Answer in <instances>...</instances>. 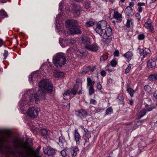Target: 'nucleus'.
<instances>
[{"instance_id": "46", "label": "nucleus", "mask_w": 157, "mask_h": 157, "mask_svg": "<svg viewBox=\"0 0 157 157\" xmlns=\"http://www.w3.org/2000/svg\"><path fill=\"white\" fill-rule=\"evenodd\" d=\"M61 154L64 157H66L67 155L65 150H63L61 152Z\"/></svg>"}, {"instance_id": "17", "label": "nucleus", "mask_w": 157, "mask_h": 157, "mask_svg": "<svg viewBox=\"0 0 157 157\" xmlns=\"http://www.w3.org/2000/svg\"><path fill=\"white\" fill-rule=\"evenodd\" d=\"M104 33L105 34V35L104 36H102L103 37H105L106 36L108 37L110 36L112 34V30L111 28L108 27L104 31Z\"/></svg>"}, {"instance_id": "39", "label": "nucleus", "mask_w": 157, "mask_h": 157, "mask_svg": "<svg viewBox=\"0 0 157 157\" xmlns=\"http://www.w3.org/2000/svg\"><path fill=\"white\" fill-rule=\"evenodd\" d=\"M131 69V64H129L127 67L126 68L125 70V73L126 74L128 73L130 71Z\"/></svg>"}, {"instance_id": "10", "label": "nucleus", "mask_w": 157, "mask_h": 157, "mask_svg": "<svg viewBox=\"0 0 157 157\" xmlns=\"http://www.w3.org/2000/svg\"><path fill=\"white\" fill-rule=\"evenodd\" d=\"M65 24L67 27H75L78 25V22L75 20H67L65 21Z\"/></svg>"}, {"instance_id": "55", "label": "nucleus", "mask_w": 157, "mask_h": 157, "mask_svg": "<svg viewBox=\"0 0 157 157\" xmlns=\"http://www.w3.org/2000/svg\"><path fill=\"white\" fill-rule=\"evenodd\" d=\"M138 6L139 7H141L142 6H145V3L143 2H139L138 3Z\"/></svg>"}, {"instance_id": "20", "label": "nucleus", "mask_w": 157, "mask_h": 157, "mask_svg": "<svg viewBox=\"0 0 157 157\" xmlns=\"http://www.w3.org/2000/svg\"><path fill=\"white\" fill-rule=\"evenodd\" d=\"M113 17L119 22L122 21V15L117 11L114 12Z\"/></svg>"}, {"instance_id": "23", "label": "nucleus", "mask_w": 157, "mask_h": 157, "mask_svg": "<svg viewBox=\"0 0 157 157\" xmlns=\"http://www.w3.org/2000/svg\"><path fill=\"white\" fill-rule=\"evenodd\" d=\"M133 55V53L132 51H128L123 55V56L128 59L130 60L132 59Z\"/></svg>"}, {"instance_id": "61", "label": "nucleus", "mask_w": 157, "mask_h": 157, "mask_svg": "<svg viewBox=\"0 0 157 157\" xmlns=\"http://www.w3.org/2000/svg\"><path fill=\"white\" fill-rule=\"evenodd\" d=\"M153 97L157 99V94L155 93H154L153 94Z\"/></svg>"}, {"instance_id": "16", "label": "nucleus", "mask_w": 157, "mask_h": 157, "mask_svg": "<svg viewBox=\"0 0 157 157\" xmlns=\"http://www.w3.org/2000/svg\"><path fill=\"white\" fill-rule=\"evenodd\" d=\"M97 25L101 28L102 30H105L107 25V23L106 21H103L98 23Z\"/></svg>"}, {"instance_id": "5", "label": "nucleus", "mask_w": 157, "mask_h": 157, "mask_svg": "<svg viewBox=\"0 0 157 157\" xmlns=\"http://www.w3.org/2000/svg\"><path fill=\"white\" fill-rule=\"evenodd\" d=\"M71 7L72 9V11L74 17H79L81 12L80 6L75 4H72Z\"/></svg>"}, {"instance_id": "12", "label": "nucleus", "mask_w": 157, "mask_h": 157, "mask_svg": "<svg viewBox=\"0 0 157 157\" xmlns=\"http://www.w3.org/2000/svg\"><path fill=\"white\" fill-rule=\"evenodd\" d=\"M43 151L45 154L48 155H51L55 152L54 150L50 147H48L47 148L44 147Z\"/></svg>"}, {"instance_id": "8", "label": "nucleus", "mask_w": 157, "mask_h": 157, "mask_svg": "<svg viewBox=\"0 0 157 157\" xmlns=\"http://www.w3.org/2000/svg\"><path fill=\"white\" fill-rule=\"evenodd\" d=\"M144 27L146 28L149 29L152 32H154V29L152 23L150 18L147 19L144 25Z\"/></svg>"}, {"instance_id": "64", "label": "nucleus", "mask_w": 157, "mask_h": 157, "mask_svg": "<svg viewBox=\"0 0 157 157\" xmlns=\"http://www.w3.org/2000/svg\"><path fill=\"white\" fill-rule=\"evenodd\" d=\"M78 94H82V91H81V90H80L79 91V92H78Z\"/></svg>"}, {"instance_id": "45", "label": "nucleus", "mask_w": 157, "mask_h": 157, "mask_svg": "<svg viewBox=\"0 0 157 157\" xmlns=\"http://www.w3.org/2000/svg\"><path fill=\"white\" fill-rule=\"evenodd\" d=\"M111 66L110 65H108L106 67V70L108 71H109L111 72L113 71L112 69H110Z\"/></svg>"}, {"instance_id": "33", "label": "nucleus", "mask_w": 157, "mask_h": 157, "mask_svg": "<svg viewBox=\"0 0 157 157\" xmlns=\"http://www.w3.org/2000/svg\"><path fill=\"white\" fill-rule=\"evenodd\" d=\"M59 143L61 144L63 146L66 144V142L65 139L62 136H60L59 138Z\"/></svg>"}, {"instance_id": "44", "label": "nucleus", "mask_w": 157, "mask_h": 157, "mask_svg": "<svg viewBox=\"0 0 157 157\" xmlns=\"http://www.w3.org/2000/svg\"><path fill=\"white\" fill-rule=\"evenodd\" d=\"M108 58V56L107 55L101 56L100 58V60L101 61H104L106 60Z\"/></svg>"}, {"instance_id": "54", "label": "nucleus", "mask_w": 157, "mask_h": 157, "mask_svg": "<svg viewBox=\"0 0 157 157\" xmlns=\"http://www.w3.org/2000/svg\"><path fill=\"white\" fill-rule=\"evenodd\" d=\"M134 6V3L133 2H130L129 3V5L128 6H129L130 7H133Z\"/></svg>"}, {"instance_id": "24", "label": "nucleus", "mask_w": 157, "mask_h": 157, "mask_svg": "<svg viewBox=\"0 0 157 157\" xmlns=\"http://www.w3.org/2000/svg\"><path fill=\"white\" fill-rule=\"evenodd\" d=\"M95 83L94 81H93L91 79L90 77H88L87 78V86L91 87L94 86Z\"/></svg>"}, {"instance_id": "53", "label": "nucleus", "mask_w": 157, "mask_h": 157, "mask_svg": "<svg viewBox=\"0 0 157 157\" xmlns=\"http://www.w3.org/2000/svg\"><path fill=\"white\" fill-rule=\"evenodd\" d=\"M101 75L102 76H105L106 75V72L105 71L102 70L101 72Z\"/></svg>"}, {"instance_id": "41", "label": "nucleus", "mask_w": 157, "mask_h": 157, "mask_svg": "<svg viewBox=\"0 0 157 157\" xmlns=\"http://www.w3.org/2000/svg\"><path fill=\"white\" fill-rule=\"evenodd\" d=\"M5 141V140L4 137L2 138L0 137V148L2 147L4 142Z\"/></svg>"}, {"instance_id": "63", "label": "nucleus", "mask_w": 157, "mask_h": 157, "mask_svg": "<svg viewBox=\"0 0 157 157\" xmlns=\"http://www.w3.org/2000/svg\"><path fill=\"white\" fill-rule=\"evenodd\" d=\"M71 42L72 44L75 43V41L74 40V39H71Z\"/></svg>"}, {"instance_id": "58", "label": "nucleus", "mask_w": 157, "mask_h": 157, "mask_svg": "<svg viewBox=\"0 0 157 157\" xmlns=\"http://www.w3.org/2000/svg\"><path fill=\"white\" fill-rule=\"evenodd\" d=\"M3 44V40L2 39H0V47H1Z\"/></svg>"}, {"instance_id": "9", "label": "nucleus", "mask_w": 157, "mask_h": 157, "mask_svg": "<svg viewBox=\"0 0 157 157\" xmlns=\"http://www.w3.org/2000/svg\"><path fill=\"white\" fill-rule=\"evenodd\" d=\"M156 63L153 59H151L147 61V67L149 69L152 70L156 67Z\"/></svg>"}, {"instance_id": "29", "label": "nucleus", "mask_w": 157, "mask_h": 157, "mask_svg": "<svg viewBox=\"0 0 157 157\" xmlns=\"http://www.w3.org/2000/svg\"><path fill=\"white\" fill-rule=\"evenodd\" d=\"M8 16L4 10L0 11V19H3Z\"/></svg>"}, {"instance_id": "26", "label": "nucleus", "mask_w": 157, "mask_h": 157, "mask_svg": "<svg viewBox=\"0 0 157 157\" xmlns=\"http://www.w3.org/2000/svg\"><path fill=\"white\" fill-rule=\"evenodd\" d=\"M54 76L57 78H62L64 76V73L63 72H54Z\"/></svg>"}, {"instance_id": "48", "label": "nucleus", "mask_w": 157, "mask_h": 157, "mask_svg": "<svg viewBox=\"0 0 157 157\" xmlns=\"http://www.w3.org/2000/svg\"><path fill=\"white\" fill-rule=\"evenodd\" d=\"M96 87L98 90H101L102 89V86L99 83H97Z\"/></svg>"}, {"instance_id": "31", "label": "nucleus", "mask_w": 157, "mask_h": 157, "mask_svg": "<svg viewBox=\"0 0 157 157\" xmlns=\"http://www.w3.org/2000/svg\"><path fill=\"white\" fill-rule=\"evenodd\" d=\"M127 91L128 93L130 95V96L132 97L135 92L134 90L131 88L128 87L127 88Z\"/></svg>"}, {"instance_id": "4", "label": "nucleus", "mask_w": 157, "mask_h": 157, "mask_svg": "<svg viewBox=\"0 0 157 157\" xmlns=\"http://www.w3.org/2000/svg\"><path fill=\"white\" fill-rule=\"evenodd\" d=\"M40 111V109L38 108L32 107L29 108L27 113L29 117L34 118L38 116Z\"/></svg>"}, {"instance_id": "14", "label": "nucleus", "mask_w": 157, "mask_h": 157, "mask_svg": "<svg viewBox=\"0 0 157 157\" xmlns=\"http://www.w3.org/2000/svg\"><path fill=\"white\" fill-rule=\"evenodd\" d=\"M124 13L126 15L132 16L134 14L133 10L131 7L127 6L124 10Z\"/></svg>"}, {"instance_id": "62", "label": "nucleus", "mask_w": 157, "mask_h": 157, "mask_svg": "<svg viewBox=\"0 0 157 157\" xmlns=\"http://www.w3.org/2000/svg\"><path fill=\"white\" fill-rule=\"evenodd\" d=\"M133 101L132 100H131L129 101V104L131 105H132L133 103Z\"/></svg>"}, {"instance_id": "13", "label": "nucleus", "mask_w": 157, "mask_h": 157, "mask_svg": "<svg viewBox=\"0 0 157 157\" xmlns=\"http://www.w3.org/2000/svg\"><path fill=\"white\" fill-rule=\"evenodd\" d=\"M85 133L83 134V137L85 143L89 142V139L91 137V133L88 130L84 132Z\"/></svg>"}, {"instance_id": "37", "label": "nucleus", "mask_w": 157, "mask_h": 157, "mask_svg": "<svg viewBox=\"0 0 157 157\" xmlns=\"http://www.w3.org/2000/svg\"><path fill=\"white\" fill-rule=\"evenodd\" d=\"M86 26L88 27L92 26L94 24V22L92 21H90L86 22Z\"/></svg>"}, {"instance_id": "56", "label": "nucleus", "mask_w": 157, "mask_h": 157, "mask_svg": "<svg viewBox=\"0 0 157 157\" xmlns=\"http://www.w3.org/2000/svg\"><path fill=\"white\" fill-rule=\"evenodd\" d=\"M80 127H81V128L83 130L84 132H85L87 130V129L86 128H84V127L82 126V125H81L80 126Z\"/></svg>"}, {"instance_id": "3", "label": "nucleus", "mask_w": 157, "mask_h": 157, "mask_svg": "<svg viewBox=\"0 0 157 157\" xmlns=\"http://www.w3.org/2000/svg\"><path fill=\"white\" fill-rule=\"evenodd\" d=\"M13 143L14 146L15 147H21L25 149L29 148L28 142H23L21 139H15L13 141Z\"/></svg>"}, {"instance_id": "36", "label": "nucleus", "mask_w": 157, "mask_h": 157, "mask_svg": "<svg viewBox=\"0 0 157 157\" xmlns=\"http://www.w3.org/2000/svg\"><path fill=\"white\" fill-rule=\"evenodd\" d=\"M132 19H131L130 20L129 19H128L127 20V21L126 25V26L127 27L129 28L131 24H132Z\"/></svg>"}, {"instance_id": "42", "label": "nucleus", "mask_w": 157, "mask_h": 157, "mask_svg": "<svg viewBox=\"0 0 157 157\" xmlns=\"http://www.w3.org/2000/svg\"><path fill=\"white\" fill-rule=\"evenodd\" d=\"M117 63V61L115 59H113L111 62V65L113 67L116 66Z\"/></svg>"}, {"instance_id": "57", "label": "nucleus", "mask_w": 157, "mask_h": 157, "mask_svg": "<svg viewBox=\"0 0 157 157\" xmlns=\"http://www.w3.org/2000/svg\"><path fill=\"white\" fill-rule=\"evenodd\" d=\"M142 9H143L142 7H140L139 8L138 12L140 13L142 11Z\"/></svg>"}, {"instance_id": "21", "label": "nucleus", "mask_w": 157, "mask_h": 157, "mask_svg": "<svg viewBox=\"0 0 157 157\" xmlns=\"http://www.w3.org/2000/svg\"><path fill=\"white\" fill-rule=\"evenodd\" d=\"M63 99L65 100H67L68 98H71L73 97L72 96L69 92V90L66 91L63 94Z\"/></svg>"}, {"instance_id": "52", "label": "nucleus", "mask_w": 157, "mask_h": 157, "mask_svg": "<svg viewBox=\"0 0 157 157\" xmlns=\"http://www.w3.org/2000/svg\"><path fill=\"white\" fill-rule=\"evenodd\" d=\"M114 56H119V52L118 50H116L114 53Z\"/></svg>"}, {"instance_id": "27", "label": "nucleus", "mask_w": 157, "mask_h": 157, "mask_svg": "<svg viewBox=\"0 0 157 157\" xmlns=\"http://www.w3.org/2000/svg\"><path fill=\"white\" fill-rule=\"evenodd\" d=\"M148 78L150 81H156L157 79V74H151L148 76Z\"/></svg>"}, {"instance_id": "19", "label": "nucleus", "mask_w": 157, "mask_h": 157, "mask_svg": "<svg viewBox=\"0 0 157 157\" xmlns=\"http://www.w3.org/2000/svg\"><path fill=\"white\" fill-rule=\"evenodd\" d=\"M78 151V149L77 147H74L71 148L70 152L73 157L76 155Z\"/></svg>"}, {"instance_id": "40", "label": "nucleus", "mask_w": 157, "mask_h": 157, "mask_svg": "<svg viewBox=\"0 0 157 157\" xmlns=\"http://www.w3.org/2000/svg\"><path fill=\"white\" fill-rule=\"evenodd\" d=\"M113 111L111 107H109L107 109L106 111V114L107 115L111 113Z\"/></svg>"}, {"instance_id": "32", "label": "nucleus", "mask_w": 157, "mask_h": 157, "mask_svg": "<svg viewBox=\"0 0 157 157\" xmlns=\"http://www.w3.org/2000/svg\"><path fill=\"white\" fill-rule=\"evenodd\" d=\"M150 52V50L148 48H145L143 50V58H144Z\"/></svg>"}, {"instance_id": "51", "label": "nucleus", "mask_w": 157, "mask_h": 157, "mask_svg": "<svg viewBox=\"0 0 157 157\" xmlns=\"http://www.w3.org/2000/svg\"><path fill=\"white\" fill-rule=\"evenodd\" d=\"M135 16L138 21H139L141 18L140 15V14L139 13H136L135 14Z\"/></svg>"}, {"instance_id": "60", "label": "nucleus", "mask_w": 157, "mask_h": 157, "mask_svg": "<svg viewBox=\"0 0 157 157\" xmlns=\"http://www.w3.org/2000/svg\"><path fill=\"white\" fill-rule=\"evenodd\" d=\"M143 122V121H142L140 120H139L137 121V123L139 124V125L141 124Z\"/></svg>"}, {"instance_id": "30", "label": "nucleus", "mask_w": 157, "mask_h": 157, "mask_svg": "<svg viewBox=\"0 0 157 157\" xmlns=\"http://www.w3.org/2000/svg\"><path fill=\"white\" fill-rule=\"evenodd\" d=\"M155 106L153 104H151V105H149L148 104L145 105V107L147 109L148 111H150L154 109L155 108Z\"/></svg>"}, {"instance_id": "43", "label": "nucleus", "mask_w": 157, "mask_h": 157, "mask_svg": "<svg viewBox=\"0 0 157 157\" xmlns=\"http://www.w3.org/2000/svg\"><path fill=\"white\" fill-rule=\"evenodd\" d=\"M84 6L86 9H88L90 7V4L89 2H85L84 5Z\"/></svg>"}, {"instance_id": "59", "label": "nucleus", "mask_w": 157, "mask_h": 157, "mask_svg": "<svg viewBox=\"0 0 157 157\" xmlns=\"http://www.w3.org/2000/svg\"><path fill=\"white\" fill-rule=\"evenodd\" d=\"M150 88V87L148 86H144V89L145 90H147V89Z\"/></svg>"}, {"instance_id": "22", "label": "nucleus", "mask_w": 157, "mask_h": 157, "mask_svg": "<svg viewBox=\"0 0 157 157\" xmlns=\"http://www.w3.org/2000/svg\"><path fill=\"white\" fill-rule=\"evenodd\" d=\"M101 29H102L101 28L97 25L95 30L97 33H98L101 36H102L105 35V34L104 33V30H102Z\"/></svg>"}, {"instance_id": "7", "label": "nucleus", "mask_w": 157, "mask_h": 157, "mask_svg": "<svg viewBox=\"0 0 157 157\" xmlns=\"http://www.w3.org/2000/svg\"><path fill=\"white\" fill-rule=\"evenodd\" d=\"M82 44L84 47L87 49L90 45L91 41L90 39L87 36H84L81 38Z\"/></svg>"}, {"instance_id": "1", "label": "nucleus", "mask_w": 157, "mask_h": 157, "mask_svg": "<svg viewBox=\"0 0 157 157\" xmlns=\"http://www.w3.org/2000/svg\"><path fill=\"white\" fill-rule=\"evenodd\" d=\"M40 89L37 94L30 96V101L37 102L44 96V93H51L52 91V85L48 80L46 79L41 80L39 83Z\"/></svg>"}, {"instance_id": "15", "label": "nucleus", "mask_w": 157, "mask_h": 157, "mask_svg": "<svg viewBox=\"0 0 157 157\" xmlns=\"http://www.w3.org/2000/svg\"><path fill=\"white\" fill-rule=\"evenodd\" d=\"M99 48L98 45L96 43H94L91 45H90L86 49L93 52H96L98 50Z\"/></svg>"}, {"instance_id": "28", "label": "nucleus", "mask_w": 157, "mask_h": 157, "mask_svg": "<svg viewBox=\"0 0 157 157\" xmlns=\"http://www.w3.org/2000/svg\"><path fill=\"white\" fill-rule=\"evenodd\" d=\"M147 112V111L146 109H144L141 110L139 113V114L138 116V118L139 119H140L142 117L145 115Z\"/></svg>"}, {"instance_id": "11", "label": "nucleus", "mask_w": 157, "mask_h": 157, "mask_svg": "<svg viewBox=\"0 0 157 157\" xmlns=\"http://www.w3.org/2000/svg\"><path fill=\"white\" fill-rule=\"evenodd\" d=\"M81 33L82 32L81 30L79 29L76 28H71L67 31V33L69 35H74L78 34H81Z\"/></svg>"}, {"instance_id": "6", "label": "nucleus", "mask_w": 157, "mask_h": 157, "mask_svg": "<svg viewBox=\"0 0 157 157\" xmlns=\"http://www.w3.org/2000/svg\"><path fill=\"white\" fill-rule=\"evenodd\" d=\"M73 134L74 136V140L76 142V145H79L80 140H81V136L77 129H75V130L73 132Z\"/></svg>"}, {"instance_id": "38", "label": "nucleus", "mask_w": 157, "mask_h": 157, "mask_svg": "<svg viewBox=\"0 0 157 157\" xmlns=\"http://www.w3.org/2000/svg\"><path fill=\"white\" fill-rule=\"evenodd\" d=\"M103 41L105 44L107 45L109 43H110V40L109 39L105 38L103 39Z\"/></svg>"}, {"instance_id": "50", "label": "nucleus", "mask_w": 157, "mask_h": 157, "mask_svg": "<svg viewBox=\"0 0 157 157\" xmlns=\"http://www.w3.org/2000/svg\"><path fill=\"white\" fill-rule=\"evenodd\" d=\"M8 51L6 50H5L4 51V52L3 54L4 56V59H6V58L8 55Z\"/></svg>"}, {"instance_id": "34", "label": "nucleus", "mask_w": 157, "mask_h": 157, "mask_svg": "<svg viewBox=\"0 0 157 157\" xmlns=\"http://www.w3.org/2000/svg\"><path fill=\"white\" fill-rule=\"evenodd\" d=\"M89 89V94L90 95H92L94 92V86L88 87Z\"/></svg>"}, {"instance_id": "49", "label": "nucleus", "mask_w": 157, "mask_h": 157, "mask_svg": "<svg viewBox=\"0 0 157 157\" xmlns=\"http://www.w3.org/2000/svg\"><path fill=\"white\" fill-rule=\"evenodd\" d=\"M90 103L92 104L96 105L97 104V101L95 99H91L90 101Z\"/></svg>"}, {"instance_id": "2", "label": "nucleus", "mask_w": 157, "mask_h": 157, "mask_svg": "<svg viewBox=\"0 0 157 157\" xmlns=\"http://www.w3.org/2000/svg\"><path fill=\"white\" fill-rule=\"evenodd\" d=\"M66 59L63 53H57L53 59L54 64L57 67H60L66 63Z\"/></svg>"}, {"instance_id": "25", "label": "nucleus", "mask_w": 157, "mask_h": 157, "mask_svg": "<svg viewBox=\"0 0 157 157\" xmlns=\"http://www.w3.org/2000/svg\"><path fill=\"white\" fill-rule=\"evenodd\" d=\"M79 115H81L83 117L85 118L88 115L87 112L85 110L81 109L78 112Z\"/></svg>"}, {"instance_id": "35", "label": "nucleus", "mask_w": 157, "mask_h": 157, "mask_svg": "<svg viewBox=\"0 0 157 157\" xmlns=\"http://www.w3.org/2000/svg\"><path fill=\"white\" fill-rule=\"evenodd\" d=\"M91 68V67H88L86 68L84 71L81 72V73L83 74H86L90 70Z\"/></svg>"}, {"instance_id": "18", "label": "nucleus", "mask_w": 157, "mask_h": 157, "mask_svg": "<svg viewBox=\"0 0 157 157\" xmlns=\"http://www.w3.org/2000/svg\"><path fill=\"white\" fill-rule=\"evenodd\" d=\"M78 87L79 86L78 85H75L73 88L71 89V90H69V92L71 96L73 95V96H74V95L76 94L78 90Z\"/></svg>"}, {"instance_id": "47", "label": "nucleus", "mask_w": 157, "mask_h": 157, "mask_svg": "<svg viewBox=\"0 0 157 157\" xmlns=\"http://www.w3.org/2000/svg\"><path fill=\"white\" fill-rule=\"evenodd\" d=\"M145 36L144 34H140L138 36V39L139 40H141L144 39V38Z\"/></svg>"}]
</instances>
